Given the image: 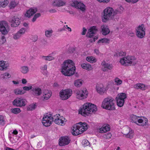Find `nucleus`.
<instances>
[{"label": "nucleus", "mask_w": 150, "mask_h": 150, "mask_svg": "<svg viewBox=\"0 0 150 150\" xmlns=\"http://www.w3.org/2000/svg\"><path fill=\"white\" fill-rule=\"evenodd\" d=\"M115 81L116 84L117 85L121 84L122 82V81L118 78L115 79Z\"/></svg>", "instance_id": "nucleus-49"}, {"label": "nucleus", "mask_w": 150, "mask_h": 150, "mask_svg": "<svg viewBox=\"0 0 150 150\" xmlns=\"http://www.w3.org/2000/svg\"><path fill=\"white\" fill-rule=\"evenodd\" d=\"M72 91L71 89H66L62 90L59 93V95L62 99L66 100L68 99L72 94Z\"/></svg>", "instance_id": "nucleus-7"}, {"label": "nucleus", "mask_w": 150, "mask_h": 150, "mask_svg": "<svg viewBox=\"0 0 150 150\" xmlns=\"http://www.w3.org/2000/svg\"><path fill=\"white\" fill-rule=\"evenodd\" d=\"M65 4L66 2H65L63 1L62 0H56L53 2L52 5L54 6L59 7L63 6L65 5Z\"/></svg>", "instance_id": "nucleus-23"}, {"label": "nucleus", "mask_w": 150, "mask_h": 150, "mask_svg": "<svg viewBox=\"0 0 150 150\" xmlns=\"http://www.w3.org/2000/svg\"><path fill=\"white\" fill-rule=\"evenodd\" d=\"M86 31L87 30L84 27L83 28V31L81 33V34L83 35H85L86 34Z\"/></svg>", "instance_id": "nucleus-59"}, {"label": "nucleus", "mask_w": 150, "mask_h": 150, "mask_svg": "<svg viewBox=\"0 0 150 150\" xmlns=\"http://www.w3.org/2000/svg\"><path fill=\"white\" fill-rule=\"evenodd\" d=\"M82 144L84 146H87L90 144L89 142L86 139L83 140L82 142Z\"/></svg>", "instance_id": "nucleus-48"}, {"label": "nucleus", "mask_w": 150, "mask_h": 150, "mask_svg": "<svg viewBox=\"0 0 150 150\" xmlns=\"http://www.w3.org/2000/svg\"><path fill=\"white\" fill-rule=\"evenodd\" d=\"M40 16L41 14L39 13H37L35 14L32 19V21L33 22H34L36 20L37 18Z\"/></svg>", "instance_id": "nucleus-47"}, {"label": "nucleus", "mask_w": 150, "mask_h": 150, "mask_svg": "<svg viewBox=\"0 0 150 150\" xmlns=\"http://www.w3.org/2000/svg\"><path fill=\"white\" fill-rule=\"evenodd\" d=\"M52 117L51 115L50 116H48L47 115H46V116H44L43 117H45L46 118H47V120H49L50 121H51V120L52 119Z\"/></svg>", "instance_id": "nucleus-61"}, {"label": "nucleus", "mask_w": 150, "mask_h": 150, "mask_svg": "<svg viewBox=\"0 0 150 150\" xmlns=\"http://www.w3.org/2000/svg\"><path fill=\"white\" fill-rule=\"evenodd\" d=\"M16 3L15 1H11L10 4V8H14L16 6Z\"/></svg>", "instance_id": "nucleus-53"}, {"label": "nucleus", "mask_w": 150, "mask_h": 150, "mask_svg": "<svg viewBox=\"0 0 150 150\" xmlns=\"http://www.w3.org/2000/svg\"><path fill=\"white\" fill-rule=\"evenodd\" d=\"M120 62L122 65L125 66L129 65H134L136 64L137 61L134 57L128 56L121 58L120 59Z\"/></svg>", "instance_id": "nucleus-5"}, {"label": "nucleus", "mask_w": 150, "mask_h": 150, "mask_svg": "<svg viewBox=\"0 0 150 150\" xmlns=\"http://www.w3.org/2000/svg\"><path fill=\"white\" fill-rule=\"evenodd\" d=\"M37 11V9L36 8H31L26 12L25 16L28 17H30L33 15Z\"/></svg>", "instance_id": "nucleus-18"}, {"label": "nucleus", "mask_w": 150, "mask_h": 150, "mask_svg": "<svg viewBox=\"0 0 150 150\" xmlns=\"http://www.w3.org/2000/svg\"><path fill=\"white\" fill-rule=\"evenodd\" d=\"M110 42V40L109 39L105 38H102L100 40H99L98 41V43L99 44L100 43H109Z\"/></svg>", "instance_id": "nucleus-37"}, {"label": "nucleus", "mask_w": 150, "mask_h": 150, "mask_svg": "<svg viewBox=\"0 0 150 150\" xmlns=\"http://www.w3.org/2000/svg\"><path fill=\"white\" fill-rule=\"evenodd\" d=\"M9 22L11 23L12 27H16L18 26L20 23V19L16 16H11L9 17Z\"/></svg>", "instance_id": "nucleus-8"}, {"label": "nucleus", "mask_w": 150, "mask_h": 150, "mask_svg": "<svg viewBox=\"0 0 150 150\" xmlns=\"http://www.w3.org/2000/svg\"><path fill=\"white\" fill-rule=\"evenodd\" d=\"M53 31L52 30H46L45 31V35L47 37H50L52 36Z\"/></svg>", "instance_id": "nucleus-42"}, {"label": "nucleus", "mask_w": 150, "mask_h": 150, "mask_svg": "<svg viewBox=\"0 0 150 150\" xmlns=\"http://www.w3.org/2000/svg\"><path fill=\"white\" fill-rule=\"evenodd\" d=\"M117 57L123 56L125 55V53L123 51H121L120 52H117L116 54Z\"/></svg>", "instance_id": "nucleus-52"}, {"label": "nucleus", "mask_w": 150, "mask_h": 150, "mask_svg": "<svg viewBox=\"0 0 150 150\" xmlns=\"http://www.w3.org/2000/svg\"><path fill=\"white\" fill-rule=\"evenodd\" d=\"M134 132L131 131V132L129 131V132L126 134V137L128 138H129L131 139L132 138L134 135Z\"/></svg>", "instance_id": "nucleus-43"}, {"label": "nucleus", "mask_w": 150, "mask_h": 150, "mask_svg": "<svg viewBox=\"0 0 150 150\" xmlns=\"http://www.w3.org/2000/svg\"><path fill=\"white\" fill-rule=\"evenodd\" d=\"M98 30L95 26L91 27L88 30V31L86 34V36L87 37L91 38H93L90 40V42H95L96 40H97L98 38L97 36H95L93 38L95 34H96Z\"/></svg>", "instance_id": "nucleus-6"}, {"label": "nucleus", "mask_w": 150, "mask_h": 150, "mask_svg": "<svg viewBox=\"0 0 150 150\" xmlns=\"http://www.w3.org/2000/svg\"><path fill=\"white\" fill-rule=\"evenodd\" d=\"M102 34L104 35H106L109 34L110 32L108 27L105 25H102L101 27Z\"/></svg>", "instance_id": "nucleus-21"}, {"label": "nucleus", "mask_w": 150, "mask_h": 150, "mask_svg": "<svg viewBox=\"0 0 150 150\" xmlns=\"http://www.w3.org/2000/svg\"><path fill=\"white\" fill-rule=\"evenodd\" d=\"M134 88L136 89H141L142 90L145 89L144 85L142 83H138L134 85Z\"/></svg>", "instance_id": "nucleus-25"}, {"label": "nucleus", "mask_w": 150, "mask_h": 150, "mask_svg": "<svg viewBox=\"0 0 150 150\" xmlns=\"http://www.w3.org/2000/svg\"><path fill=\"white\" fill-rule=\"evenodd\" d=\"M113 101L114 99L111 98H105L102 102V107L109 110H114L115 107Z\"/></svg>", "instance_id": "nucleus-4"}, {"label": "nucleus", "mask_w": 150, "mask_h": 150, "mask_svg": "<svg viewBox=\"0 0 150 150\" xmlns=\"http://www.w3.org/2000/svg\"><path fill=\"white\" fill-rule=\"evenodd\" d=\"M82 83L81 79H78L75 81L74 84L76 87H79L82 85Z\"/></svg>", "instance_id": "nucleus-30"}, {"label": "nucleus", "mask_w": 150, "mask_h": 150, "mask_svg": "<svg viewBox=\"0 0 150 150\" xmlns=\"http://www.w3.org/2000/svg\"><path fill=\"white\" fill-rule=\"evenodd\" d=\"M21 36V35L17 32V33L14 35L13 38L15 40H17L19 39Z\"/></svg>", "instance_id": "nucleus-51"}, {"label": "nucleus", "mask_w": 150, "mask_h": 150, "mask_svg": "<svg viewBox=\"0 0 150 150\" xmlns=\"http://www.w3.org/2000/svg\"><path fill=\"white\" fill-rule=\"evenodd\" d=\"M8 26L7 23L5 21L0 22V31L2 35H5L8 33L6 28Z\"/></svg>", "instance_id": "nucleus-12"}, {"label": "nucleus", "mask_w": 150, "mask_h": 150, "mask_svg": "<svg viewBox=\"0 0 150 150\" xmlns=\"http://www.w3.org/2000/svg\"><path fill=\"white\" fill-rule=\"evenodd\" d=\"M25 28H22L18 32L20 34V35H22L24 34L25 33Z\"/></svg>", "instance_id": "nucleus-54"}, {"label": "nucleus", "mask_w": 150, "mask_h": 150, "mask_svg": "<svg viewBox=\"0 0 150 150\" xmlns=\"http://www.w3.org/2000/svg\"><path fill=\"white\" fill-rule=\"evenodd\" d=\"M70 141V138L68 137H62L59 139V144L60 146H64L68 145Z\"/></svg>", "instance_id": "nucleus-14"}, {"label": "nucleus", "mask_w": 150, "mask_h": 150, "mask_svg": "<svg viewBox=\"0 0 150 150\" xmlns=\"http://www.w3.org/2000/svg\"><path fill=\"white\" fill-rule=\"evenodd\" d=\"M112 136L111 134L110 133H107L103 135V137L106 139H109Z\"/></svg>", "instance_id": "nucleus-50"}, {"label": "nucleus", "mask_w": 150, "mask_h": 150, "mask_svg": "<svg viewBox=\"0 0 150 150\" xmlns=\"http://www.w3.org/2000/svg\"><path fill=\"white\" fill-rule=\"evenodd\" d=\"M110 129L109 125L107 124L105 126H103L102 127L99 128V132L100 133H105L109 131Z\"/></svg>", "instance_id": "nucleus-22"}, {"label": "nucleus", "mask_w": 150, "mask_h": 150, "mask_svg": "<svg viewBox=\"0 0 150 150\" xmlns=\"http://www.w3.org/2000/svg\"><path fill=\"white\" fill-rule=\"evenodd\" d=\"M144 119L142 118H138L137 120V123H138L139 124L138 125L140 126H143L144 125H147L148 122V120L146 118H143Z\"/></svg>", "instance_id": "nucleus-20"}, {"label": "nucleus", "mask_w": 150, "mask_h": 150, "mask_svg": "<svg viewBox=\"0 0 150 150\" xmlns=\"http://www.w3.org/2000/svg\"><path fill=\"white\" fill-rule=\"evenodd\" d=\"M8 4L7 0H4V1L1 2V7H5Z\"/></svg>", "instance_id": "nucleus-57"}, {"label": "nucleus", "mask_w": 150, "mask_h": 150, "mask_svg": "<svg viewBox=\"0 0 150 150\" xmlns=\"http://www.w3.org/2000/svg\"><path fill=\"white\" fill-rule=\"evenodd\" d=\"M126 98L127 95L125 93H121L118 95L116 98L124 100Z\"/></svg>", "instance_id": "nucleus-27"}, {"label": "nucleus", "mask_w": 150, "mask_h": 150, "mask_svg": "<svg viewBox=\"0 0 150 150\" xmlns=\"http://www.w3.org/2000/svg\"><path fill=\"white\" fill-rule=\"evenodd\" d=\"M101 65L102 66V70L104 71H107L108 70H111L113 67V66L112 64L106 63L105 61L102 62Z\"/></svg>", "instance_id": "nucleus-15"}, {"label": "nucleus", "mask_w": 150, "mask_h": 150, "mask_svg": "<svg viewBox=\"0 0 150 150\" xmlns=\"http://www.w3.org/2000/svg\"><path fill=\"white\" fill-rule=\"evenodd\" d=\"M49 11L51 13H54L57 12V10L55 9H51L49 10Z\"/></svg>", "instance_id": "nucleus-63"}, {"label": "nucleus", "mask_w": 150, "mask_h": 150, "mask_svg": "<svg viewBox=\"0 0 150 150\" xmlns=\"http://www.w3.org/2000/svg\"><path fill=\"white\" fill-rule=\"evenodd\" d=\"M36 105L35 104L32 105L30 106V107L28 108L29 110H34L36 108Z\"/></svg>", "instance_id": "nucleus-56"}, {"label": "nucleus", "mask_w": 150, "mask_h": 150, "mask_svg": "<svg viewBox=\"0 0 150 150\" xmlns=\"http://www.w3.org/2000/svg\"><path fill=\"white\" fill-rule=\"evenodd\" d=\"M26 100L21 98H18L15 99L12 102L13 104L17 107L25 106L26 104Z\"/></svg>", "instance_id": "nucleus-10"}, {"label": "nucleus", "mask_w": 150, "mask_h": 150, "mask_svg": "<svg viewBox=\"0 0 150 150\" xmlns=\"http://www.w3.org/2000/svg\"><path fill=\"white\" fill-rule=\"evenodd\" d=\"M59 114H57L56 115H54L53 117H52V119L51 120V121L52 122H55V121H56L57 120V118H59Z\"/></svg>", "instance_id": "nucleus-44"}, {"label": "nucleus", "mask_w": 150, "mask_h": 150, "mask_svg": "<svg viewBox=\"0 0 150 150\" xmlns=\"http://www.w3.org/2000/svg\"><path fill=\"white\" fill-rule=\"evenodd\" d=\"M51 95V94L50 93H47L45 94V95L43 96L44 98V99H43V100H48L50 98Z\"/></svg>", "instance_id": "nucleus-45"}, {"label": "nucleus", "mask_w": 150, "mask_h": 150, "mask_svg": "<svg viewBox=\"0 0 150 150\" xmlns=\"http://www.w3.org/2000/svg\"><path fill=\"white\" fill-rule=\"evenodd\" d=\"M88 92L86 89L77 91L76 93V96L77 98L80 100L84 99L87 98Z\"/></svg>", "instance_id": "nucleus-11"}, {"label": "nucleus", "mask_w": 150, "mask_h": 150, "mask_svg": "<svg viewBox=\"0 0 150 150\" xmlns=\"http://www.w3.org/2000/svg\"><path fill=\"white\" fill-rule=\"evenodd\" d=\"M100 2H103V3H107L110 0H97Z\"/></svg>", "instance_id": "nucleus-60"}, {"label": "nucleus", "mask_w": 150, "mask_h": 150, "mask_svg": "<svg viewBox=\"0 0 150 150\" xmlns=\"http://www.w3.org/2000/svg\"><path fill=\"white\" fill-rule=\"evenodd\" d=\"M96 89L97 92L100 94H102L104 92L105 89L103 87H101L99 86H96Z\"/></svg>", "instance_id": "nucleus-34"}, {"label": "nucleus", "mask_w": 150, "mask_h": 150, "mask_svg": "<svg viewBox=\"0 0 150 150\" xmlns=\"http://www.w3.org/2000/svg\"><path fill=\"white\" fill-rule=\"evenodd\" d=\"M97 110L96 106L91 103H86L79 111V113L84 117L89 115L92 113H95Z\"/></svg>", "instance_id": "nucleus-3"}, {"label": "nucleus", "mask_w": 150, "mask_h": 150, "mask_svg": "<svg viewBox=\"0 0 150 150\" xmlns=\"http://www.w3.org/2000/svg\"><path fill=\"white\" fill-rule=\"evenodd\" d=\"M47 65L46 64H45L42 67L41 69L42 70H46L47 69Z\"/></svg>", "instance_id": "nucleus-62"}, {"label": "nucleus", "mask_w": 150, "mask_h": 150, "mask_svg": "<svg viewBox=\"0 0 150 150\" xmlns=\"http://www.w3.org/2000/svg\"><path fill=\"white\" fill-rule=\"evenodd\" d=\"M14 93L16 95H21L24 94L25 92L23 90H21L17 88L14 90Z\"/></svg>", "instance_id": "nucleus-32"}, {"label": "nucleus", "mask_w": 150, "mask_h": 150, "mask_svg": "<svg viewBox=\"0 0 150 150\" xmlns=\"http://www.w3.org/2000/svg\"><path fill=\"white\" fill-rule=\"evenodd\" d=\"M41 58L43 60H45V61H50L54 59V58L51 56H50V55L48 56H41Z\"/></svg>", "instance_id": "nucleus-29"}, {"label": "nucleus", "mask_w": 150, "mask_h": 150, "mask_svg": "<svg viewBox=\"0 0 150 150\" xmlns=\"http://www.w3.org/2000/svg\"><path fill=\"white\" fill-rule=\"evenodd\" d=\"M77 124L79 125V129L81 130L83 132L86 130L88 128V125L86 123L80 122L77 123Z\"/></svg>", "instance_id": "nucleus-19"}, {"label": "nucleus", "mask_w": 150, "mask_h": 150, "mask_svg": "<svg viewBox=\"0 0 150 150\" xmlns=\"http://www.w3.org/2000/svg\"><path fill=\"white\" fill-rule=\"evenodd\" d=\"M42 122L43 125L45 127L50 126L52 124V122L51 121L47 120L45 117H43L42 120Z\"/></svg>", "instance_id": "nucleus-24"}, {"label": "nucleus", "mask_w": 150, "mask_h": 150, "mask_svg": "<svg viewBox=\"0 0 150 150\" xmlns=\"http://www.w3.org/2000/svg\"><path fill=\"white\" fill-rule=\"evenodd\" d=\"M33 87L32 86H30L29 87H28L26 86L23 87V88L24 91H29L30 90H32Z\"/></svg>", "instance_id": "nucleus-55"}, {"label": "nucleus", "mask_w": 150, "mask_h": 150, "mask_svg": "<svg viewBox=\"0 0 150 150\" xmlns=\"http://www.w3.org/2000/svg\"><path fill=\"white\" fill-rule=\"evenodd\" d=\"M27 81L26 79H23L22 80V83L23 84H24L26 83Z\"/></svg>", "instance_id": "nucleus-64"}, {"label": "nucleus", "mask_w": 150, "mask_h": 150, "mask_svg": "<svg viewBox=\"0 0 150 150\" xmlns=\"http://www.w3.org/2000/svg\"><path fill=\"white\" fill-rule=\"evenodd\" d=\"M32 91L33 95L36 96H39L42 93L41 88L38 87H33Z\"/></svg>", "instance_id": "nucleus-17"}, {"label": "nucleus", "mask_w": 150, "mask_h": 150, "mask_svg": "<svg viewBox=\"0 0 150 150\" xmlns=\"http://www.w3.org/2000/svg\"><path fill=\"white\" fill-rule=\"evenodd\" d=\"M68 52L69 53L72 54H74L75 52V48L74 47H70L69 48Z\"/></svg>", "instance_id": "nucleus-41"}, {"label": "nucleus", "mask_w": 150, "mask_h": 150, "mask_svg": "<svg viewBox=\"0 0 150 150\" xmlns=\"http://www.w3.org/2000/svg\"><path fill=\"white\" fill-rule=\"evenodd\" d=\"M117 105L120 107L122 106L124 104L125 100L121 99L116 98Z\"/></svg>", "instance_id": "nucleus-31"}, {"label": "nucleus", "mask_w": 150, "mask_h": 150, "mask_svg": "<svg viewBox=\"0 0 150 150\" xmlns=\"http://www.w3.org/2000/svg\"><path fill=\"white\" fill-rule=\"evenodd\" d=\"M11 111L14 114H18L21 112L20 108H12L11 109Z\"/></svg>", "instance_id": "nucleus-39"}, {"label": "nucleus", "mask_w": 150, "mask_h": 150, "mask_svg": "<svg viewBox=\"0 0 150 150\" xmlns=\"http://www.w3.org/2000/svg\"><path fill=\"white\" fill-rule=\"evenodd\" d=\"M11 77L10 74L8 73H5L1 75V77L3 79H8Z\"/></svg>", "instance_id": "nucleus-40"}, {"label": "nucleus", "mask_w": 150, "mask_h": 150, "mask_svg": "<svg viewBox=\"0 0 150 150\" xmlns=\"http://www.w3.org/2000/svg\"><path fill=\"white\" fill-rule=\"evenodd\" d=\"M21 71L23 74H26L29 71V68L27 66L21 67Z\"/></svg>", "instance_id": "nucleus-28"}, {"label": "nucleus", "mask_w": 150, "mask_h": 150, "mask_svg": "<svg viewBox=\"0 0 150 150\" xmlns=\"http://www.w3.org/2000/svg\"><path fill=\"white\" fill-rule=\"evenodd\" d=\"M81 66L83 68L87 70L90 69L91 68V65L88 64H82L81 65Z\"/></svg>", "instance_id": "nucleus-38"}, {"label": "nucleus", "mask_w": 150, "mask_h": 150, "mask_svg": "<svg viewBox=\"0 0 150 150\" xmlns=\"http://www.w3.org/2000/svg\"><path fill=\"white\" fill-rule=\"evenodd\" d=\"M136 35L138 37L142 38L145 35V28L143 24H142L138 26L136 29Z\"/></svg>", "instance_id": "nucleus-9"}, {"label": "nucleus", "mask_w": 150, "mask_h": 150, "mask_svg": "<svg viewBox=\"0 0 150 150\" xmlns=\"http://www.w3.org/2000/svg\"><path fill=\"white\" fill-rule=\"evenodd\" d=\"M7 66L5 65L4 62L3 61H0V70H6Z\"/></svg>", "instance_id": "nucleus-33"}, {"label": "nucleus", "mask_w": 150, "mask_h": 150, "mask_svg": "<svg viewBox=\"0 0 150 150\" xmlns=\"http://www.w3.org/2000/svg\"><path fill=\"white\" fill-rule=\"evenodd\" d=\"M71 5L72 6L77 9H80L82 11H84L85 10V5L83 3L79 2L76 1H72Z\"/></svg>", "instance_id": "nucleus-13"}, {"label": "nucleus", "mask_w": 150, "mask_h": 150, "mask_svg": "<svg viewBox=\"0 0 150 150\" xmlns=\"http://www.w3.org/2000/svg\"><path fill=\"white\" fill-rule=\"evenodd\" d=\"M79 125H78L77 124L73 125L72 128V133L73 135L74 136H77L83 133L82 131L81 130L79 129Z\"/></svg>", "instance_id": "nucleus-16"}, {"label": "nucleus", "mask_w": 150, "mask_h": 150, "mask_svg": "<svg viewBox=\"0 0 150 150\" xmlns=\"http://www.w3.org/2000/svg\"><path fill=\"white\" fill-rule=\"evenodd\" d=\"M5 124V121L3 116L0 115V125L3 126Z\"/></svg>", "instance_id": "nucleus-46"}, {"label": "nucleus", "mask_w": 150, "mask_h": 150, "mask_svg": "<svg viewBox=\"0 0 150 150\" xmlns=\"http://www.w3.org/2000/svg\"><path fill=\"white\" fill-rule=\"evenodd\" d=\"M86 60L91 63H93L96 61V59L93 57H87L86 58Z\"/></svg>", "instance_id": "nucleus-36"}, {"label": "nucleus", "mask_w": 150, "mask_h": 150, "mask_svg": "<svg viewBox=\"0 0 150 150\" xmlns=\"http://www.w3.org/2000/svg\"><path fill=\"white\" fill-rule=\"evenodd\" d=\"M72 60H65L62 64V73L65 76H72L74 74L76 70Z\"/></svg>", "instance_id": "nucleus-1"}, {"label": "nucleus", "mask_w": 150, "mask_h": 150, "mask_svg": "<svg viewBox=\"0 0 150 150\" xmlns=\"http://www.w3.org/2000/svg\"><path fill=\"white\" fill-rule=\"evenodd\" d=\"M4 35H1V39L3 41L2 44H4L6 42V38L4 36Z\"/></svg>", "instance_id": "nucleus-58"}, {"label": "nucleus", "mask_w": 150, "mask_h": 150, "mask_svg": "<svg viewBox=\"0 0 150 150\" xmlns=\"http://www.w3.org/2000/svg\"><path fill=\"white\" fill-rule=\"evenodd\" d=\"M62 118L61 119H60L59 117L57 118V120L56 121H55V123L56 124L60 125H61L62 124H64V121L63 119H64V120L65 119L63 117H62Z\"/></svg>", "instance_id": "nucleus-35"}, {"label": "nucleus", "mask_w": 150, "mask_h": 150, "mask_svg": "<svg viewBox=\"0 0 150 150\" xmlns=\"http://www.w3.org/2000/svg\"><path fill=\"white\" fill-rule=\"evenodd\" d=\"M120 8V11L119 9L114 11L111 7H107L103 12L102 16L103 21L106 22L108 20L112 19L113 18L114 16L118 13H121L123 11V8L122 7H121Z\"/></svg>", "instance_id": "nucleus-2"}, {"label": "nucleus", "mask_w": 150, "mask_h": 150, "mask_svg": "<svg viewBox=\"0 0 150 150\" xmlns=\"http://www.w3.org/2000/svg\"><path fill=\"white\" fill-rule=\"evenodd\" d=\"M139 118V117L134 115H131L130 117L132 122L135 123L137 125H138V123H137V120Z\"/></svg>", "instance_id": "nucleus-26"}]
</instances>
